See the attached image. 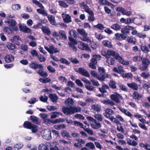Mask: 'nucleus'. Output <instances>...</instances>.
<instances>
[{"label":"nucleus","instance_id":"nucleus-1","mask_svg":"<svg viewBox=\"0 0 150 150\" xmlns=\"http://www.w3.org/2000/svg\"><path fill=\"white\" fill-rule=\"evenodd\" d=\"M4 22L8 23L9 26L11 27L15 31H17L18 30V27L16 26L17 22L14 19H8L7 20L5 21Z\"/></svg>","mask_w":150,"mask_h":150},{"label":"nucleus","instance_id":"nucleus-2","mask_svg":"<svg viewBox=\"0 0 150 150\" xmlns=\"http://www.w3.org/2000/svg\"><path fill=\"white\" fill-rule=\"evenodd\" d=\"M102 54L104 56H107V55L110 56H120L119 54L117 52H115L112 50H108L107 52L105 51H102L101 52Z\"/></svg>","mask_w":150,"mask_h":150},{"label":"nucleus","instance_id":"nucleus-3","mask_svg":"<svg viewBox=\"0 0 150 150\" xmlns=\"http://www.w3.org/2000/svg\"><path fill=\"white\" fill-rule=\"evenodd\" d=\"M81 80L86 83L85 88L88 90L92 91L94 90V87L91 85V83L89 80L85 78H82Z\"/></svg>","mask_w":150,"mask_h":150},{"label":"nucleus","instance_id":"nucleus-4","mask_svg":"<svg viewBox=\"0 0 150 150\" xmlns=\"http://www.w3.org/2000/svg\"><path fill=\"white\" fill-rule=\"evenodd\" d=\"M69 42H68L69 45L70 47L74 51H76L77 49L75 45L77 43V41L76 40L71 36L68 37Z\"/></svg>","mask_w":150,"mask_h":150},{"label":"nucleus","instance_id":"nucleus-5","mask_svg":"<svg viewBox=\"0 0 150 150\" xmlns=\"http://www.w3.org/2000/svg\"><path fill=\"white\" fill-rule=\"evenodd\" d=\"M149 63L150 61L148 59H144L142 61V66L140 67V69L142 71L146 70L148 68Z\"/></svg>","mask_w":150,"mask_h":150},{"label":"nucleus","instance_id":"nucleus-6","mask_svg":"<svg viewBox=\"0 0 150 150\" xmlns=\"http://www.w3.org/2000/svg\"><path fill=\"white\" fill-rule=\"evenodd\" d=\"M111 99L115 102L118 103L120 102V99L122 98V96L117 92H115L114 94L110 96Z\"/></svg>","mask_w":150,"mask_h":150},{"label":"nucleus","instance_id":"nucleus-7","mask_svg":"<svg viewBox=\"0 0 150 150\" xmlns=\"http://www.w3.org/2000/svg\"><path fill=\"white\" fill-rule=\"evenodd\" d=\"M116 11L121 12L123 15H126L127 16H129L132 14V13L130 11H126L122 7H118L116 8Z\"/></svg>","mask_w":150,"mask_h":150},{"label":"nucleus","instance_id":"nucleus-8","mask_svg":"<svg viewBox=\"0 0 150 150\" xmlns=\"http://www.w3.org/2000/svg\"><path fill=\"white\" fill-rule=\"evenodd\" d=\"M78 47L82 50H86L88 51L91 52V50L88 44L87 43L81 42L78 45Z\"/></svg>","mask_w":150,"mask_h":150},{"label":"nucleus","instance_id":"nucleus-9","mask_svg":"<svg viewBox=\"0 0 150 150\" xmlns=\"http://www.w3.org/2000/svg\"><path fill=\"white\" fill-rule=\"evenodd\" d=\"M77 72L86 77H89L90 76V74L88 71L83 67L79 68Z\"/></svg>","mask_w":150,"mask_h":150},{"label":"nucleus","instance_id":"nucleus-10","mask_svg":"<svg viewBox=\"0 0 150 150\" xmlns=\"http://www.w3.org/2000/svg\"><path fill=\"white\" fill-rule=\"evenodd\" d=\"M114 111L112 110L110 108H107L105 110L104 115L106 118H108L114 114Z\"/></svg>","mask_w":150,"mask_h":150},{"label":"nucleus","instance_id":"nucleus-11","mask_svg":"<svg viewBox=\"0 0 150 150\" xmlns=\"http://www.w3.org/2000/svg\"><path fill=\"white\" fill-rule=\"evenodd\" d=\"M114 59L118 61L120 63L124 65H128L129 64V62L128 61H126L123 59L122 57H114Z\"/></svg>","mask_w":150,"mask_h":150},{"label":"nucleus","instance_id":"nucleus-12","mask_svg":"<svg viewBox=\"0 0 150 150\" xmlns=\"http://www.w3.org/2000/svg\"><path fill=\"white\" fill-rule=\"evenodd\" d=\"M49 97L53 103L57 102L58 99V96L55 93H51L49 94Z\"/></svg>","mask_w":150,"mask_h":150},{"label":"nucleus","instance_id":"nucleus-13","mask_svg":"<svg viewBox=\"0 0 150 150\" xmlns=\"http://www.w3.org/2000/svg\"><path fill=\"white\" fill-rule=\"evenodd\" d=\"M74 102L73 100L70 98H68L65 100L64 102V104L66 106L71 107L73 105Z\"/></svg>","mask_w":150,"mask_h":150},{"label":"nucleus","instance_id":"nucleus-14","mask_svg":"<svg viewBox=\"0 0 150 150\" xmlns=\"http://www.w3.org/2000/svg\"><path fill=\"white\" fill-rule=\"evenodd\" d=\"M11 40L12 42L16 44V45H19L20 44L19 41H21V39L19 36L16 35L14 36Z\"/></svg>","mask_w":150,"mask_h":150},{"label":"nucleus","instance_id":"nucleus-15","mask_svg":"<svg viewBox=\"0 0 150 150\" xmlns=\"http://www.w3.org/2000/svg\"><path fill=\"white\" fill-rule=\"evenodd\" d=\"M71 115L74 113L80 112L81 111V108L79 106H72L71 107Z\"/></svg>","mask_w":150,"mask_h":150},{"label":"nucleus","instance_id":"nucleus-16","mask_svg":"<svg viewBox=\"0 0 150 150\" xmlns=\"http://www.w3.org/2000/svg\"><path fill=\"white\" fill-rule=\"evenodd\" d=\"M42 30L43 33L46 34L48 36L51 34V32L48 28L46 26H42L41 28Z\"/></svg>","mask_w":150,"mask_h":150},{"label":"nucleus","instance_id":"nucleus-17","mask_svg":"<svg viewBox=\"0 0 150 150\" xmlns=\"http://www.w3.org/2000/svg\"><path fill=\"white\" fill-rule=\"evenodd\" d=\"M127 85L130 88L134 90L137 91L138 90V87L137 84L135 83H128Z\"/></svg>","mask_w":150,"mask_h":150},{"label":"nucleus","instance_id":"nucleus-18","mask_svg":"<svg viewBox=\"0 0 150 150\" xmlns=\"http://www.w3.org/2000/svg\"><path fill=\"white\" fill-rule=\"evenodd\" d=\"M29 65L30 67L33 69H35L38 68L40 69L43 68V67L41 64H38L34 62H32Z\"/></svg>","mask_w":150,"mask_h":150},{"label":"nucleus","instance_id":"nucleus-19","mask_svg":"<svg viewBox=\"0 0 150 150\" xmlns=\"http://www.w3.org/2000/svg\"><path fill=\"white\" fill-rule=\"evenodd\" d=\"M62 111L65 114L71 115V107H63L62 108Z\"/></svg>","mask_w":150,"mask_h":150},{"label":"nucleus","instance_id":"nucleus-20","mask_svg":"<svg viewBox=\"0 0 150 150\" xmlns=\"http://www.w3.org/2000/svg\"><path fill=\"white\" fill-rule=\"evenodd\" d=\"M91 108L94 111L97 112H100L101 110L100 106L98 104L93 105L91 106Z\"/></svg>","mask_w":150,"mask_h":150},{"label":"nucleus","instance_id":"nucleus-21","mask_svg":"<svg viewBox=\"0 0 150 150\" xmlns=\"http://www.w3.org/2000/svg\"><path fill=\"white\" fill-rule=\"evenodd\" d=\"M33 124L28 121H25L23 124V127L26 129H31V127Z\"/></svg>","mask_w":150,"mask_h":150},{"label":"nucleus","instance_id":"nucleus-22","mask_svg":"<svg viewBox=\"0 0 150 150\" xmlns=\"http://www.w3.org/2000/svg\"><path fill=\"white\" fill-rule=\"evenodd\" d=\"M12 28L11 29L8 27H5L4 28V30L8 34H13L14 33V31Z\"/></svg>","mask_w":150,"mask_h":150},{"label":"nucleus","instance_id":"nucleus-23","mask_svg":"<svg viewBox=\"0 0 150 150\" xmlns=\"http://www.w3.org/2000/svg\"><path fill=\"white\" fill-rule=\"evenodd\" d=\"M30 118L32 121L35 124H38L39 123H40L39 118L35 116L31 115L30 116Z\"/></svg>","mask_w":150,"mask_h":150},{"label":"nucleus","instance_id":"nucleus-24","mask_svg":"<svg viewBox=\"0 0 150 150\" xmlns=\"http://www.w3.org/2000/svg\"><path fill=\"white\" fill-rule=\"evenodd\" d=\"M102 43L104 46L107 47L109 48H111L112 47V46L111 42L109 40H103Z\"/></svg>","mask_w":150,"mask_h":150},{"label":"nucleus","instance_id":"nucleus-25","mask_svg":"<svg viewBox=\"0 0 150 150\" xmlns=\"http://www.w3.org/2000/svg\"><path fill=\"white\" fill-rule=\"evenodd\" d=\"M63 19L64 21L67 23H68L71 21V17L68 14H66L65 16H63Z\"/></svg>","mask_w":150,"mask_h":150},{"label":"nucleus","instance_id":"nucleus-26","mask_svg":"<svg viewBox=\"0 0 150 150\" xmlns=\"http://www.w3.org/2000/svg\"><path fill=\"white\" fill-rule=\"evenodd\" d=\"M48 20L50 23L53 25H55V21L54 17L52 15H49L47 16Z\"/></svg>","mask_w":150,"mask_h":150},{"label":"nucleus","instance_id":"nucleus-27","mask_svg":"<svg viewBox=\"0 0 150 150\" xmlns=\"http://www.w3.org/2000/svg\"><path fill=\"white\" fill-rule=\"evenodd\" d=\"M89 15L90 16H88V19L89 21H93L94 20V13L92 11H90L88 13Z\"/></svg>","mask_w":150,"mask_h":150},{"label":"nucleus","instance_id":"nucleus-28","mask_svg":"<svg viewBox=\"0 0 150 150\" xmlns=\"http://www.w3.org/2000/svg\"><path fill=\"white\" fill-rule=\"evenodd\" d=\"M107 59V62L108 64L111 65H113L115 63V60L114 58H112L111 57H105Z\"/></svg>","mask_w":150,"mask_h":150},{"label":"nucleus","instance_id":"nucleus-29","mask_svg":"<svg viewBox=\"0 0 150 150\" xmlns=\"http://www.w3.org/2000/svg\"><path fill=\"white\" fill-rule=\"evenodd\" d=\"M43 68L39 69L38 71V74L42 77H46L48 76V74L46 71H43Z\"/></svg>","mask_w":150,"mask_h":150},{"label":"nucleus","instance_id":"nucleus-30","mask_svg":"<svg viewBox=\"0 0 150 150\" xmlns=\"http://www.w3.org/2000/svg\"><path fill=\"white\" fill-rule=\"evenodd\" d=\"M77 32L83 36H87V34L86 33L84 29L78 28L77 30Z\"/></svg>","mask_w":150,"mask_h":150},{"label":"nucleus","instance_id":"nucleus-31","mask_svg":"<svg viewBox=\"0 0 150 150\" xmlns=\"http://www.w3.org/2000/svg\"><path fill=\"white\" fill-rule=\"evenodd\" d=\"M37 12L38 13L42 14L44 16H48V14L47 12L44 10L42 9L41 8H38L37 9Z\"/></svg>","mask_w":150,"mask_h":150},{"label":"nucleus","instance_id":"nucleus-32","mask_svg":"<svg viewBox=\"0 0 150 150\" xmlns=\"http://www.w3.org/2000/svg\"><path fill=\"white\" fill-rule=\"evenodd\" d=\"M59 52V51L57 48H55L53 46H50V51H49V53L51 54L53 53H56Z\"/></svg>","mask_w":150,"mask_h":150},{"label":"nucleus","instance_id":"nucleus-33","mask_svg":"<svg viewBox=\"0 0 150 150\" xmlns=\"http://www.w3.org/2000/svg\"><path fill=\"white\" fill-rule=\"evenodd\" d=\"M133 98L135 99H139L142 98V95L139 94L137 91H134L133 93Z\"/></svg>","mask_w":150,"mask_h":150},{"label":"nucleus","instance_id":"nucleus-34","mask_svg":"<svg viewBox=\"0 0 150 150\" xmlns=\"http://www.w3.org/2000/svg\"><path fill=\"white\" fill-rule=\"evenodd\" d=\"M69 34L70 36H72L74 38H76L78 37L79 34L78 33L75 31L71 30L69 31Z\"/></svg>","mask_w":150,"mask_h":150},{"label":"nucleus","instance_id":"nucleus-35","mask_svg":"<svg viewBox=\"0 0 150 150\" xmlns=\"http://www.w3.org/2000/svg\"><path fill=\"white\" fill-rule=\"evenodd\" d=\"M109 85L110 87L112 89H114L116 88V83L113 80H110L109 83Z\"/></svg>","mask_w":150,"mask_h":150},{"label":"nucleus","instance_id":"nucleus-36","mask_svg":"<svg viewBox=\"0 0 150 150\" xmlns=\"http://www.w3.org/2000/svg\"><path fill=\"white\" fill-rule=\"evenodd\" d=\"M60 36H61V38L64 40H66L67 38V37L66 35L65 32L63 30H60L59 32Z\"/></svg>","mask_w":150,"mask_h":150},{"label":"nucleus","instance_id":"nucleus-37","mask_svg":"<svg viewBox=\"0 0 150 150\" xmlns=\"http://www.w3.org/2000/svg\"><path fill=\"white\" fill-rule=\"evenodd\" d=\"M141 48L142 50L145 53H147L149 51V48L144 44H142L141 45Z\"/></svg>","mask_w":150,"mask_h":150},{"label":"nucleus","instance_id":"nucleus-38","mask_svg":"<svg viewBox=\"0 0 150 150\" xmlns=\"http://www.w3.org/2000/svg\"><path fill=\"white\" fill-rule=\"evenodd\" d=\"M6 46L8 49L12 50H14L16 47L15 45L10 42L7 43Z\"/></svg>","mask_w":150,"mask_h":150},{"label":"nucleus","instance_id":"nucleus-39","mask_svg":"<svg viewBox=\"0 0 150 150\" xmlns=\"http://www.w3.org/2000/svg\"><path fill=\"white\" fill-rule=\"evenodd\" d=\"M61 135L63 137H66L68 138H70V136L69 133L66 130H63L61 132Z\"/></svg>","mask_w":150,"mask_h":150},{"label":"nucleus","instance_id":"nucleus-40","mask_svg":"<svg viewBox=\"0 0 150 150\" xmlns=\"http://www.w3.org/2000/svg\"><path fill=\"white\" fill-rule=\"evenodd\" d=\"M93 27L98 29L100 30H103L105 28L104 25L101 23H98L97 25H94Z\"/></svg>","mask_w":150,"mask_h":150},{"label":"nucleus","instance_id":"nucleus-41","mask_svg":"<svg viewBox=\"0 0 150 150\" xmlns=\"http://www.w3.org/2000/svg\"><path fill=\"white\" fill-rule=\"evenodd\" d=\"M111 28L117 30L121 29V26L118 24H114L112 25Z\"/></svg>","mask_w":150,"mask_h":150},{"label":"nucleus","instance_id":"nucleus-42","mask_svg":"<svg viewBox=\"0 0 150 150\" xmlns=\"http://www.w3.org/2000/svg\"><path fill=\"white\" fill-rule=\"evenodd\" d=\"M32 132L33 133H34L37 132L38 131V126L36 125L33 124L31 127Z\"/></svg>","mask_w":150,"mask_h":150},{"label":"nucleus","instance_id":"nucleus-43","mask_svg":"<svg viewBox=\"0 0 150 150\" xmlns=\"http://www.w3.org/2000/svg\"><path fill=\"white\" fill-rule=\"evenodd\" d=\"M51 80L50 79L47 77L45 79H43L41 78H40L39 79V81L40 82L44 83H49L51 81Z\"/></svg>","mask_w":150,"mask_h":150},{"label":"nucleus","instance_id":"nucleus-44","mask_svg":"<svg viewBox=\"0 0 150 150\" xmlns=\"http://www.w3.org/2000/svg\"><path fill=\"white\" fill-rule=\"evenodd\" d=\"M5 61L7 63H9L13 61L14 59V57H4Z\"/></svg>","mask_w":150,"mask_h":150},{"label":"nucleus","instance_id":"nucleus-45","mask_svg":"<svg viewBox=\"0 0 150 150\" xmlns=\"http://www.w3.org/2000/svg\"><path fill=\"white\" fill-rule=\"evenodd\" d=\"M99 3L100 4L104 5L105 4H108L109 6H110L112 5V4L108 2L106 0H100ZM112 5H113L112 4Z\"/></svg>","mask_w":150,"mask_h":150},{"label":"nucleus","instance_id":"nucleus-46","mask_svg":"<svg viewBox=\"0 0 150 150\" xmlns=\"http://www.w3.org/2000/svg\"><path fill=\"white\" fill-rule=\"evenodd\" d=\"M12 8L13 10L16 11L21 8V6L19 4H16L12 5Z\"/></svg>","mask_w":150,"mask_h":150},{"label":"nucleus","instance_id":"nucleus-47","mask_svg":"<svg viewBox=\"0 0 150 150\" xmlns=\"http://www.w3.org/2000/svg\"><path fill=\"white\" fill-rule=\"evenodd\" d=\"M58 2L59 5L64 8H67L68 6V5L63 1H59Z\"/></svg>","mask_w":150,"mask_h":150},{"label":"nucleus","instance_id":"nucleus-48","mask_svg":"<svg viewBox=\"0 0 150 150\" xmlns=\"http://www.w3.org/2000/svg\"><path fill=\"white\" fill-rule=\"evenodd\" d=\"M60 62L62 63L65 64L67 65H69L70 62L68 61L66 59L64 58H62L59 60Z\"/></svg>","mask_w":150,"mask_h":150},{"label":"nucleus","instance_id":"nucleus-49","mask_svg":"<svg viewBox=\"0 0 150 150\" xmlns=\"http://www.w3.org/2000/svg\"><path fill=\"white\" fill-rule=\"evenodd\" d=\"M94 117L99 121H101L103 120L102 116L100 114H96L94 115Z\"/></svg>","mask_w":150,"mask_h":150},{"label":"nucleus","instance_id":"nucleus-50","mask_svg":"<svg viewBox=\"0 0 150 150\" xmlns=\"http://www.w3.org/2000/svg\"><path fill=\"white\" fill-rule=\"evenodd\" d=\"M32 2L34 4L40 7H43L42 4L36 0H32Z\"/></svg>","mask_w":150,"mask_h":150},{"label":"nucleus","instance_id":"nucleus-51","mask_svg":"<svg viewBox=\"0 0 150 150\" xmlns=\"http://www.w3.org/2000/svg\"><path fill=\"white\" fill-rule=\"evenodd\" d=\"M128 42L130 43H132L135 44L136 42V40L135 38H134L131 37L128 38L127 39Z\"/></svg>","mask_w":150,"mask_h":150},{"label":"nucleus","instance_id":"nucleus-52","mask_svg":"<svg viewBox=\"0 0 150 150\" xmlns=\"http://www.w3.org/2000/svg\"><path fill=\"white\" fill-rule=\"evenodd\" d=\"M95 123V125H91V126L93 129H97L100 127L101 125L100 123H97L96 121V123Z\"/></svg>","mask_w":150,"mask_h":150},{"label":"nucleus","instance_id":"nucleus-53","mask_svg":"<svg viewBox=\"0 0 150 150\" xmlns=\"http://www.w3.org/2000/svg\"><path fill=\"white\" fill-rule=\"evenodd\" d=\"M121 32L124 34H127L129 33V31L128 30L127 26L124 27L121 29Z\"/></svg>","mask_w":150,"mask_h":150},{"label":"nucleus","instance_id":"nucleus-54","mask_svg":"<svg viewBox=\"0 0 150 150\" xmlns=\"http://www.w3.org/2000/svg\"><path fill=\"white\" fill-rule=\"evenodd\" d=\"M59 114L60 112H53L51 113V118L52 119L55 118L57 117V115Z\"/></svg>","mask_w":150,"mask_h":150},{"label":"nucleus","instance_id":"nucleus-55","mask_svg":"<svg viewBox=\"0 0 150 150\" xmlns=\"http://www.w3.org/2000/svg\"><path fill=\"white\" fill-rule=\"evenodd\" d=\"M120 89L124 91H127V88L123 84H120L119 85Z\"/></svg>","mask_w":150,"mask_h":150},{"label":"nucleus","instance_id":"nucleus-56","mask_svg":"<svg viewBox=\"0 0 150 150\" xmlns=\"http://www.w3.org/2000/svg\"><path fill=\"white\" fill-rule=\"evenodd\" d=\"M45 97L44 98L42 96H41L40 97V100L41 101L43 102H46L47 101L48 98L47 96L45 95L44 96Z\"/></svg>","mask_w":150,"mask_h":150},{"label":"nucleus","instance_id":"nucleus-57","mask_svg":"<svg viewBox=\"0 0 150 150\" xmlns=\"http://www.w3.org/2000/svg\"><path fill=\"white\" fill-rule=\"evenodd\" d=\"M48 70L51 73H54L56 71L55 69L52 67L51 65H48L47 67Z\"/></svg>","mask_w":150,"mask_h":150},{"label":"nucleus","instance_id":"nucleus-58","mask_svg":"<svg viewBox=\"0 0 150 150\" xmlns=\"http://www.w3.org/2000/svg\"><path fill=\"white\" fill-rule=\"evenodd\" d=\"M97 77L98 80L102 81H104L105 78L104 75V74H98L97 76Z\"/></svg>","mask_w":150,"mask_h":150},{"label":"nucleus","instance_id":"nucleus-59","mask_svg":"<svg viewBox=\"0 0 150 150\" xmlns=\"http://www.w3.org/2000/svg\"><path fill=\"white\" fill-rule=\"evenodd\" d=\"M86 147H89L90 149H93L95 148L94 144L92 143L88 142L86 144Z\"/></svg>","mask_w":150,"mask_h":150},{"label":"nucleus","instance_id":"nucleus-60","mask_svg":"<svg viewBox=\"0 0 150 150\" xmlns=\"http://www.w3.org/2000/svg\"><path fill=\"white\" fill-rule=\"evenodd\" d=\"M122 76L123 78H129L132 77V74L129 73H126L125 74L123 73L122 74Z\"/></svg>","mask_w":150,"mask_h":150},{"label":"nucleus","instance_id":"nucleus-61","mask_svg":"<svg viewBox=\"0 0 150 150\" xmlns=\"http://www.w3.org/2000/svg\"><path fill=\"white\" fill-rule=\"evenodd\" d=\"M46 108L49 111H52L56 110L57 109V108L53 106H47Z\"/></svg>","mask_w":150,"mask_h":150},{"label":"nucleus","instance_id":"nucleus-62","mask_svg":"<svg viewBox=\"0 0 150 150\" xmlns=\"http://www.w3.org/2000/svg\"><path fill=\"white\" fill-rule=\"evenodd\" d=\"M38 149L39 150H49L47 146L45 145H42V146L40 145Z\"/></svg>","mask_w":150,"mask_h":150},{"label":"nucleus","instance_id":"nucleus-63","mask_svg":"<svg viewBox=\"0 0 150 150\" xmlns=\"http://www.w3.org/2000/svg\"><path fill=\"white\" fill-rule=\"evenodd\" d=\"M59 81H60L61 82L64 83L66 82L67 81V80L65 77L61 76L58 78Z\"/></svg>","mask_w":150,"mask_h":150},{"label":"nucleus","instance_id":"nucleus-64","mask_svg":"<svg viewBox=\"0 0 150 150\" xmlns=\"http://www.w3.org/2000/svg\"><path fill=\"white\" fill-rule=\"evenodd\" d=\"M22 147V145L20 143L15 145L14 148L15 150H18Z\"/></svg>","mask_w":150,"mask_h":150}]
</instances>
